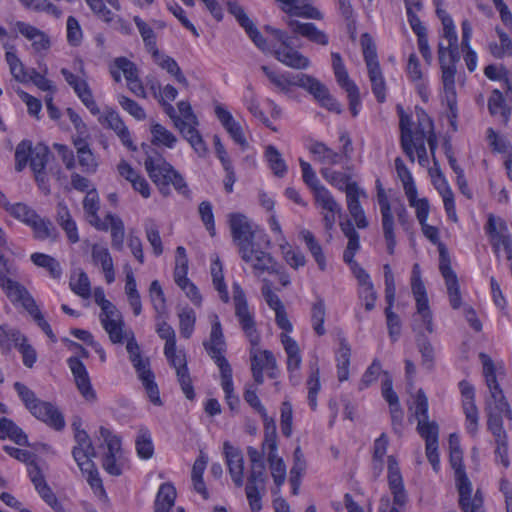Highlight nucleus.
<instances>
[{
	"instance_id": "1",
	"label": "nucleus",
	"mask_w": 512,
	"mask_h": 512,
	"mask_svg": "<svg viewBox=\"0 0 512 512\" xmlns=\"http://www.w3.org/2000/svg\"><path fill=\"white\" fill-rule=\"evenodd\" d=\"M479 358L483 366L485 382L490 393V397L485 403V411L488 417L487 428L494 437L496 459L499 458L501 464L507 468L509 466L508 436L503 428L502 415L509 421H512V410L497 382V374L502 373V366H496L491 357L485 353H480Z\"/></svg>"
},
{
	"instance_id": "2",
	"label": "nucleus",
	"mask_w": 512,
	"mask_h": 512,
	"mask_svg": "<svg viewBox=\"0 0 512 512\" xmlns=\"http://www.w3.org/2000/svg\"><path fill=\"white\" fill-rule=\"evenodd\" d=\"M280 4V9L285 14L282 20L294 36H301L318 45L325 46L328 44V36L312 22H300L294 17H302L306 19L321 20L322 13L312 4L310 0H276Z\"/></svg>"
},
{
	"instance_id": "3",
	"label": "nucleus",
	"mask_w": 512,
	"mask_h": 512,
	"mask_svg": "<svg viewBox=\"0 0 512 512\" xmlns=\"http://www.w3.org/2000/svg\"><path fill=\"white\" fill-rule=\"evenodd\" d=\"M203 345L207 353L219 367L221 374V386L225 393V399L230 409L234 410L239 403V398L234 395L232 368L227 359L223 356L226 343L224 340L221 323L216 314L212 315L211 317V333L209 340L205 341Z\"/></svg>"
},
{
	"instance_id": "4",
	"label": "nucleus",
	"mask_w": 512,
	"mask_h": 512,
	"mask_svg": "<svg viewBox=\"0 0 512 512\" xmlns=\"http://www.w3.org/2000/svg\"><path fill=\"white\" fill-rule=\"evenodd\" d=\"M0 287L13 304H20L27 311L52 342L57 341L50 324L45 320L36 301L22 284L15 280H8L0 274Z\"/></svg>"
},
{
	"instance_id": "5",
	"label": "nucleus",
	"mask_w": 512,
	"mask_h": 512,
	"mask_svg": "<svg viewBox=\"0 0 512 512\" xmlns=\"http://www.w3.org/2000/svg\"><path fill=\"white\" fill-rule=\"evenodd\" d=\"M144 165L149 177L156 184L162 195H170V185H173L183 195L189 194L187 183L182 175L162 157L153 158L148 156L145 159Z\"/></svg>"
},
{
	"instance_id": "6",
	"label": "nucleus",
	"mask_w": 512,
	"mask_h": 512,
	"mask_svg": "<svg viewBox=\"0 0 512 512\" xmlns=\"http://www.w3.org/2000/svg\"><path fill=\"white\" fill-rule=\"evenodd\" d=\"M438 59L441 68V80L443 84L444 90V99L449 108L450 118H457V94L455 88V76H456V66L455 63L458 61V55L454 58L448 56L444 52L443 43L438 44Z\"/></svg>"
},
{
	"instance_id": "7",
	"label": "nucleus",
	"mask_w": 512,
	"mask_h": 512,
	"mask_svg": "<svg viewBox=\"0 0 512 512\" xmlns=\"http://www.w3.org/2000/svg\"><path fill=\"white\" fill-rule=\"evenodd\" d=\"M228 224L234 243L238 246L239 253L243 249L254 246L255 232L253 223L242 213L228 214Z\"/></svg>"
},
{
	"instance_id": "8",
	"label": "nucleus",
	"mask_w": 512,
	"mask_h": 512,
	"mask_svg": "<svg viewBox=\"0 0 512 512\" xmlns=\"http://www.w3.org/2000/svg\"><path fill=\"white\" fill-rule=\"evenodd\" d=\"M235 315L244 334L253 346H257L260 342L257 333L256 323L253 314L250 312L244 292L237 286L234 291Z\"/></svg>"
},
{
	"instance_id": "9",
	"label": "nucleus",
	"mask_w": 512,
	"mask_h": 512,
	"mask_svg": "<svg viewBox=\"0 0 512 512\" xmlns=\"http://www.w3.org/2000/svg\"><path fill=\"white\" fill-rule=\"evenodd\" d=\"M439 270L445 279L450 305L453 309H458L461 306L460 286L457 275L451 267L449 253L444 244H440L439 247Z\"/></svg>"
},
{
	"instance_id": "10",
	"label": "nucleus",
	"mask_w": 512,
	"mask_h": 512,
	"mask_svg": "<svg viewBox=\"0 0 512 512\" xmlns=\"http://www.w3.org/2000/svg\"><path fill=\"white\" fill-rule=\"evenodd\" d=\"M298 36L290 33L287 40L282 41L277 48L273 50V56L283 65L296 70H304L310 66V60L293 46L294 40Z\"/></svg>"
},
{
	"instance_id": "11",
	"label": "nucleus",
	"mask_w": 512,
	"mask_h": 512,
	"mask_svg": "<svg viewBox=\"0 0 512 512\" xmlns=\"http://www.w3.org/2000/svg\"><path fill=\"white\" fill-rule=\"evenodd\" d=\"M411 288L412 293L414 295L416 301V315L414 318V322H418L417 317L420 318V322L424 325L427 332L432 333L433 329V321H432V313L429 307L428 298L426 294V288L421 280V277L412 276L411 278Z\"/></svg>"
},
{
	"instance_id": "12",
	"label": "nucleus",
	"mask_w": 512,
	"mask_h": 512,
	"mask_svg": "<svg viewBox=\"0 0 512 512\" xmlns=\"http://www.w3.org/2000/svg\"><path fill=\"white\" fill-rule=\"evenodd\" d=\"M315 204L322 209L323 223L327 231H331L336 222V216L341 214V205L325 187H318L313 192Z\"/></svg>"
},
{
	"instance_id": "13",
	"label": "nucleus",
	"mask_w": 512,
	"mask_h": 512,
	"mask_svg": "<svg viewBox=\"0 0 512 512\" xmlns=\"http://www.w3.org/2000/svg\"><path fill=\"white\" fill-rule=\"evenodd\" d=\"M387 480L389 489L393 496V503L396 506L403 507L408 501L407 491L404 487L402 474L395 456L390 455L387 458Z\"/></svg>"
},
{
	"instance_id": "14",
	"label": "nucleus",
	"mask_w": 512,
	"mask_h": 512,
	"mask_svg": "<svg viewBox=\"0 0 512 512\" xmlns=\"http://www.w3.org/2000/svg\"><path fill=\"white\" fill-rule=\"evenodd\" d=\"M68 366L73 374L75 384L82 397L94 403L97 400V394L92 387L88 371L83 362L77 357L68 359Z\"/></svg>"
},
{
	"instance_id": "15",
	"label": "nucleus",
	"mask_w": 512,
	"mask_h": 512,
	"mask_svg": "<svg viewBox=\"0 0 512 512\" xmlns=\"http://www.w3.org/2000/svg\"><path fill=\"white\" fill-rule=\"evenodd\" d=\"M417 128L416 137L412 142V149L417 153L418 161L421 165L427 161V151L425 147V140L429 132L432 131L433 121L423 109H417Z\"/></svg>"
},
{
	"instance_id": "16",
	"label": "nucleus",
	"mask_w": 512,
	"mask_h": 512,
	"mask_svg": "<svg viewBox=\"0 0 512 512\" xmlns=\"http://www.w3.org/2000/svg\"><path fill=\"white\" fill-rule=\"evenodd\" d=\"M378 203L382 216V229L384 238L387 243V252L392 255L396 246V239L394 234V217L391 211V205L382 188H379L377 193Z\"/></svg>"
},
{
	"instance_id": "17",
	"label": "nucleus",
	"mask_w": 512,
	"mask_h": 512,
	"mask_svg": "<svg viewBox=\"0 0 512 512\" xmlns=\"http://www.w3.org/2000/svg\"><path fill=\"white\" fill-rule=\"evenodd\" d=\"M459 388L463 396V411L466 416V428L468 433L475 435L478 430L479 414L475 404L474 387L467 381L462 380L459 383Z\"/></svg>"
},
{
	"instance_id": "18",
	"label": "nucleus",
	"mask_w": 512,
	"mask_h": 512,
	"mask_svg": "<svg viewBox=\"0 0 512 512\" xmlns=\"http://www.w3.org/2000/svg\"><path fill=\"white\" fill-rule=\"evenodd\" d=\"M114 66L122 71L128 89L137 97L146 98L147 93L139 78V70L134 62L126 57H117L114 59Z\"/></svg>"
},
{
	"instance_id": "19",
	"label": "nucleus",
	"mask_w": 512,
	"mask_h": 512,
	"mask_svg": "<svg viewBox=\"0 0 512 512\" xmlns=\"http://www.w3.org/2000/svg\"><path fill=\"white\" fill-rule=\"evenodd\" d=\"M486 231L491 237L496 251H498L500 246H503L506 254L512 255V239L508 234L507 225L502 219L489 215Z\"/></svg>"
},
{
	"instance_id": "20",
	"label": "nucleus",
	"mask_w": 512,
	"mask_h": 512,
	"mask_svg": "<svg viewBox=\"0 0 512 512\" xmlns=\"http://www.w3.org/2000/svg\"><path fill=\"white\" fill-rule=\"evenodd\" d=\"M31 414L56 431H62L65 428L63 413L51 402L42 400Z\"/></svg>"
},
{
	"instance_id": "21",
	"label": "nucleus",
	"mask_w": 512,
	"mask_h": 512,
	"mask_svg": "<svg viewBox=\"0 0 512 512\" xmlns=\"http://www.w3.org/2000/svg\"><path fill=\"white\" fill-rule=\"evenodd\" d=\"M240 255L243 261L252 265L256 275H260L264 272H277L276 262L273 257L267 252L256 249L255 245L247 250L243 249Z\"/></svg>"
},
{
	"instance_id": "22",
	"label": "nucleus",
	"mask_w": 512,
	"mask_h": 512,
	"mask_svg": "<svg viewBox=\"0 0 512 512\" xmlns=\"http://www.w3.org/2000/svg\"><path fill=\"white\" fill-rule=\"evenodd\" d=\"M99 122L113 130L125 147L131 151H136L137 147L134 145L130 132L119 113L113 109H109L99 118Z\"/></svg>"
},
{
	"instance_id": "23",
	"label": "nucleus",
	"mask_w": 512,
	"mask_h": 512,
	"mask_svg": "<svg viewBox=\"0 0 512 512\" xmlns=\"http://www.w3.org/2000/svg\"><path fill=\"white\" fill-rule=\"evenodd\" d=\"M76 445L72 455L79 468H90L92 459L96 456L95 448L87 432H78L74 438Z\"/></svg>"
},
{
	"instance_id": "24",
	"label": "nucleus",
	"mask_w": 512,
	"mask_h": 512,
	"mask_svg": "<svg viewBox=\"0 0 512 512\" xmlns=\"http://www.w3.org/2000/svg\"><path fill=\"white\" fill-rule=\"evenodd\" d=\"M299 87L312 94L314 98L321 103L322 106L328 108L329 110H334L336 108L337 103L335 99L329 94L326 86L313 76L301 74Z\"/></svg>"
},
{
	"instance_id": "25",
	"label": "nucleus",
	"mask_w": 512,
	"mask_h": 512,
	"mask_svg": "<svg viewBox=\"0 0 512 512\" xmlns=\"http://www.w3.org/2000/svg\"><path fill=\"white\" fill-rule=\"evenodd\" d=\"M223 452L232 481L237 487H241L244 476V457L242 452L228 441L223 444Z\"/></svg>"
},
{
	"instance_id": "26",
	"label": "nucleus",
	"mask_w": 512,
	"mask_h": 512,
	"mask_svg": "<svg viewBox=\"0 0 512 512\" xmlns=\"http://www.w3.org/2000/svg\"><path fill=\"white\" fill-rule=\"evenodd\" d=\"M361 194L365 195V193L359 189L356 182L347 184V187H346L347 208L349 210L350 215L354 219L357 227L359 229H365L368 227L369 223H368V220L366 219L364 210L359 201V196Z\"/></svg>"
},
{
	"instance_id": "27",
	"label": "nucleus",
	"mask_w": 512,
	"mask_h": 512,
	"mask_svg": "<svg viewBox=\"0 0 512 512\" xmlns=\"http://www.w3.org/2000/svg\"><path fill=\"white\" fill-rule=\"evenodd\" d=\"M261 70L277 91L288 97H291L293 87H299L301 74L277 73L265 65L261 67Z\"/></svg>"
},
{
	"instance_id": "28",
	"label": "nucleus",
	"mask_w": 512,
	"mask_h": 512,
	"mask_svg": "<svg viewBox=\"0 0 512 512\" xmlns=\"http://www.w3.org/2000/svg\"><path fill=\"white\" fill-rule=\"evenodd\" d=\"M397 110L399 113V128L401 132L400 143L403 151L411 162L415 161L413 156L412 142L416 137V130H412V120L410 115L406 114L402 106L398 105Z\"/></svg>"
},
{
	"instance_id": "29",
	"label": "nucleus",
	"mask_w": 512,
	"mask_h": 512,
	"mask_svg": "<svg viewBox=\"0 0 512 512\" xmlns=\"http://www.w3.org/2000/svg\"><path fill=\"white\" fill-rule=\"evenodd\" d=\"M437 16L440 18L443 26L442 36L447 40V46H444V52L451 58L458 54V38L455 31V26L450 15L443 9L437 8Z\"/></svg>"
},
{
	"instance_id": "30",
	"label": "nucleus",
	"mask_w": 512,
	"mask_h": 512,
	"mask_svg": "<svg viewBox=\"0 0 512 512\" xmlns=\"http://www.w3.org/2000/svg\"><path fill=\"white\" fill-rule=\"evenodd\" d=\"M198 124H191L181 118L175 119V127L179 129L183 137L190 143L195 152L203 157L207 153L206 144L196 129Z\"/></svg>"
},
{
	"instance_id": "31",
	"label": "nucleus",
	"mask_w": 512,
	"mask_h": 512,
	"mask_svg": "<svg viewBox=\"0 0 512 512\" xmlns=\"http://www.w3.org/2000/svg\"><path fill=\"white\" fill-rule=\"evenodd\" d=\"M103 328L108 333L113 343H121L123 341V321L117 309H113V313H105L100 315Z\"/></svg>"
},
{
	"instance_id": "32",
	"label": "nucleus",
	"mask_w": 512,
	"mask_h": 512,
	"mask_svg": "<svg viewBox=\"0 0 512 512\" xmlns=\"http://www.w3.org/2000/svg\"><path fill=\"white\" fill-rule=\"evenodd\" d=\"M92 261L95 265H101L105 280L111 284L115 280V272L112 257L107 248L97 244L92 246Z\"/></svg>"
},
{
	"instance_id": "33",
	"label": "nucleus",
	"mask_w": 512,
	"mask_h": 512,
	"mask_svg": "<svg viewBox=\"0 0 512 512\" xmlns=\"http://www.w3.org/2000/svg\"><path fill=\"white\" fill-rule=\"evenodd\" d=\"M488 110L491 116L499 115L504 124H507L511 115V108L507 105L504 94L498 90H492L488 98Z\"/></svg>"
},
{
	"instance_id": "34",
	"label": "nucleus",
	"mask_w": 512,
	"mask_h": 512,
	"mask_svg": "<svg viewBox=\"0 0 512 512\" xmlns=\"http://www.w3.org/2000/svg\"><path fill=\"white\" fill-rule=\"evenodd\" d=\"M280 340L287 354L288 370L290 372L298 370L300 368L302 359L297 342L285 333H281Z\"/></svg>"
},
{
	"instance_id": "35",
	"label": "nucleus",
	"mask_w": 512,
	"mask_h": 512,
	"mask_svg": "<svg viewBox=\"0 0 512 512\" xmlns=\"http://www.w3.org/2000/svg\"><path fill=\"white\" fill-rule=\"evenodd\" d=\"M422 326H424L422 322L420 324L415 322L413 330L419 334V337L417 338V346L421 353L422 366L431 371L434 367V348L428 339L422 335Z\"/></svg>"
},
{
	"instance_id": "36",
	"label": "nucleus",
	"mask_w": 512,
	"mask_h": 512,
	"mask_svg": "<svg viewBox=\"0 0 512 512\" xmlns=\"http://www.w3.org/2000/svg\"><path fill=\"white\" fill-rule=\"evenodd\" d=\"M309 151L314 155L315 160L324 165H336L340 162L341 156L325 143L315 141L309 146Z\"/></svg>"
},
{
	"instance_id": "37",
	"label": "nucleus",
	"mask_w": 512,
	"mask_h": 512,
	"mask_svg": "<svg viewBox=\"0 0 512 512\" xmlns=\"http://www.w3.org/2000/svg\"><path fill=\"white\" fill-rule=\"evenodd\" d=\"M332 66L334 70V74L337 80V83L340 85L342 89L348 92H355L358 90L356 84L349 78L347 70L343 64L342 58L339 53H332Z\"/></svg>"
},
{
	"instance_id": "38",
	"label": "nucleus",
	"mask_w": 512,
	"mask_h": 512,
	"mask_svg": "<svg viewBox=\"0 0 512 512\" xmlns=\"http://www.w3.org/2000/svg\"><path fill=\"white\" fill-rule=\"evenodd\" d=\"M9 438L18 445H28L26 434L12 420L0 417V439Z\"/></svg>"
},
{
	"instance_id": "39",
	"label": "nucleus",
	"mask_w": 512,
	"mask_h": 512,
	"mask_svg": "<svg viewBox=\"0 0 512 512\" xmlns=\"http://www.w3.org/2000/svg\"><path fill=\"white\" fill-rule=\"evenodd\" d=\"M299 237L303 240L306 245V248L310 251L312 256L314 257L316 263L318 264L320 270H325L326 268V260L324 253L322 251V247L318 240L315 238L314 234L307 230L302 229L299 232Z\"/></svg>"
},
{
	"instance_id": "40",
	"label": "nucleus",
	"mask_w": 512,
	"mask_h": 512,
	"mask_svg": "<svg viewBox=\"0 0 512 512\" xmlns=\"http://www.w3.org/2000/svg\"><path fill=\"white\" fill-rule=\"evenodd\" d=\"M175 499V487L171 483L162 484L156 496L155 512H169V510L174 506Z\"/></svg>"
},
{
	"instance_id": "41",
	"label": "nucleus",
	"mask_w": 512,
	"mask_h": 512,
	"mask_svg": "<svg viewBox=\"0 0 512 512\" xmlns=\"http://www.w3.org/2000/svg\"><path fill=\"white\" fill-rule=\"evenodd\" d=\"M12 344L21 353L23 364L27 368H32L37 360V353L32 345L29 344L27 337L19 331Z\"/></svg>"
},
{
	"instance_id": "42",
	"label": "nucleus",
	"mask_w": 512,
	"mask_h": 512,
	"mask_svg": "<svg viewBox=\"0 0 512 512\" xmlns=\"http://www.w3.org/2000/svg\"><path fill=\"white\" fill-rule=\"evenodd\" d=\"M326 318V306L324 299L317 297L316 301L311 307V324L314 332L318 336H323L326 333L324 322Z\"/></svg>"
},
{
	"instance_id": "43",
	"label": "nucleus",
	"mask_w": 512,
	"mask_h": 512,
	"mask_svg": "<svg viewBox=\"0 0 512 512\" xmlns=\"http://www.w3.org/2000/svg\"><path fill=\"white\" fill-rule=\"evenodd\" d=\"M133 20L139 30L147 50L152 54L153 58L159 57L156 36L153 29L139 16H135Z\"/></svg>"
},
{
	"instance_id": "44",
	"label": "nucleus",
	"mask_w": 512,
	"mask_h": 512,
	"mask_svg": "<svg viewBox=\"0 0 512 512\" xmlns=\"http://www.w3.org/2000/svg\"><path fill=\"white\" fill-rule=\"evenodd\" d=\"M496 32L498 34L500 43L490 42L488 45V50L495 58L502 59L505 56H512V40L499 27H496Z\"/></svg>"
},
{
	"instance_id": "45",
	"label": "nucleus",
	"mask_w": 512,
	"mask_h": 512,
	"mask_svg": "<svg viewBox=\"0 0 512 512\" xmlns=\"http://www.w3.org/2000/svg\"><path fill=\"white\" fill-rule=\"evenodd\" d=\"M34 231L35 238L45 240L47 238L56 239V229L49 219H43L38 214L32 219L29 224Z\"/></svg>"
},
{
	"instance_id": "46",
	"label": "nucleus",
	"mask_w": 512,
	"mask_h": 512,
	"mask_svg": "<svg viewBox=\"0 0 512 512\" xmlns=\"http://www.w3.org/2000/svg\"><path fill=\"white\" fill-rule=\"evenodd\" d=\"M149 297L152 306L157 314L156 318H163L167 314L166 299L158 280H154L151 282L149 287Z\"/></svg>"
},
{
	"instance_id": "47",
	"label": "nucleus",
	"mask_w": 512,
	"mask_h": 512,
	"mask_svg": "<svg viewBox=\"0 0 512 512\" xmlns=\"http://www.w3.org/2000/svg\"><path fill=\"white\" fill-rule=\"evenodd\" d=\"M154 60L162 69L166 70L170 75H172L177 82L182 84L184 87H188L189 83L187 78L182 73L178 63L172 57L161 55L159 53V57L154 58Z\"/></svg>"
},
{
	"instance_id": "48",
	"label": "nucleus",
	"mask_w": 512,
	"mask_h": 512,
	"mask_svg": "<svg viewBox=\"0 0 512 512\" xmlns=\"http://www.w3.org/2000/svg\"><path fill=\"white\" fill-rule=\"evenodd\" d=\"M367 69L372 92L377 101L379 103H383L386 99V84L380 66H374Z\"/></svg>"
},
{
	"instance_id": "49",
	"label": "nucleus",
	"mask_w": 512,
	"mask_h": 512,
	"mask_svg": "<svg viewBox=\"0 0 512 512\" xmlns=\"http://www.w3.org/2000/svg\"><path fill=\"white\" fill-rule=\"evenodd\" d=\"M6 61L9 65L10 73L13 78L20 83H28L31 70H26L21 60L12 51H7L5 54Z\"/></svg>"
},
{
	"instance_id": "50",
	"label": "nucleus",
	"mask_w": 512,
	"mask_h": 512,
	"mask_svg": "<svg viewBox=\"0 0 512 512\" xmlns=\"http://www.w3.org/2000/svg\"><path fill=\"white\" fill-rule=\"evenodd\" d=\"M74 92L77 94V96L80 98L82 103L89 109V111L93 115H97L100 113V109L94 100L92 91L86 82V80L82 79L77 84H75L74 87H72Z\"/></svg>"
},
{
	"instance_id": "51",
	"label": "nucleus",
	"mask_w": 512,
	"mask_h": 512,
	"mask_svg": "<svg viewBox=\"0 0 512 512\" xmlns=\"http://www.w3.org/2000/svg\"><path fill=\"white\" fill-rule=\"evenodd\" d=\"M265 157L275 176L283 177L286 174L287 165L281 153L275 146H267L265 150Z\"/></svg>"
},
{
	"instance_id": "52",
	"label": "nucleus",
	"mask_w": 512,
	"mask_h": 512,
	"mask_svg": "<svg viewBox=\"0 0 512 512\" xmlns=\"http://www.w3.org/2000/svg\"><path fill=\"white\" fill-rule=\"evenodd\" d=\"M277 450H268V462L271 475L277 486H281L286 479V465L281 457H278Z\"/></svg>"
},
{
	"instance_id": "53",
	"label": "nucleus",
	"mask_w": 512,
	"mask_h": 512,
	"mask_svg": "<svg viewBox=\"0 0 512 512\" xmlns=\"http://www.w3.org/2000/svg\"><path fill=\"white\" fill-rule=\"evenodd\" d=\"M110 225L111 229V243L112 247L118 251H121L123 249V243H124V223L123 221L112 214H107L105 218Z\"/></svg>"
},
{
	"instance_id": "54",
	"label": "nucleus",
	"mask_w": 512,
	"mask_h": 512,
	"mask_svg": "<svg viewBox=\"0 0 512 512\" xmlns=\"http://www.w3.org/2000/svg\"><path fill=\"white\" fill-rule=\"evenodd\" d=\"M137 454L142 459H150L154 453L151 434L148 429L140 428L135 440Z\"/></svg>"
},
{
	"instance_id": "55",
	"label": "nucleus",
	"mask_w": 512,
	"mask_h": 512,
	"mask_svg": "<svg viewBox=\"0 0 512 512\" xmlns=\"http://www.w3.org/2000/svg\"><path fill=\"white\" fill-rule=\"evenodd\" d=\"M350 356V346L341 341L337 355V377L340 382L346 381L349 377Z\"/></svg>"
},
{
	"instance_id": "56",
	"label": "nucleus",
	"mask_w": 512,
	"mask_h": 512,
	"mask_svg": "<svg viewBox=\"0 0 512 512\" xmlns=\"http://www.w3.org/2000/svg\"><path fill=\"white\" fill-rule=\"evenodd\" d=\"M263 423H264V441L262 444L263 451L267 450H277V433H276V424L273 418L269 417L266 410L260 413Z\"/></svg>"
},
{
	"instance_id": "57",
	"label": "nucleus",
	"mask_w": 512,
	"mask_h": 512,
	"mask_svg": "<svg viewBox=\"0 0 512 512\" xmlns=\"http://www.w3.org/2000/svg\"><path fill=\"white\" fill-rule=\"evenodd\" d=\"M99 436L103 440L107 449L104 456L123 457L121 440L119 437L112 434V432L105 427H100Z\"/></svg>"
},
{
	"instance_id": "58",
	"label": "nucleus",
	"mask_w": 512,
	"mask_h": 512,
	"mask_svg": "<svg viewBox=\"0 0 512 512\" xmlns=\"http://www.w3.org/2000/svg\"><path fill=\"white\" fill-rule=\"evenodd\" d=\"M138 376L143 386L145 387L146 393L150 401L153 404L160 406L162 404V401L160 399L158 386L154 381L153 372L150 369H148L139 373Z\"/></svg>"
},
{
	"instance_id": "59",
	"label": "nucleus",
	"mask_w": 512,
	"mask_h": 512,
	"mask_svg": "<svg viewBox=\"0 0 512 512\" xmlns=\"http://www.w3.org/2000/svg\"><path fill=\"white\" fill-rule=\"evenodd\" d=\"M31 261L39 267L46 268L53 278L60 277L62 273L59 262L47 254L34 253L31 255Z\"/></svg>"
},
{
	"instance_id": "60",
	"label": "nucleus",
	"mask_w": 512,
	"mask_h": 512,
	"mask_svg": "<svg viewBox=\"0 0 512 512\" xmlns=\"http://www.w3.org/2000/svg\"><path fill=\"white\" fill-rule=\"evenodd\" d=\"M18 397L23 402L25 408L31 413L37 405L42 401L39 399L34 391H32L28 386L21 382H15L13 385Z\"/></svg>"
},
{
	"instance_id": "61",
	"label": "nucleus",
	"mask_w": 512,
	"mask_h": 512,
	"mask_svg": "<svg viewBox=\"0 0 512 512\" xmlns=\"http://www.w3.org/2000/svg\"><path fill=\"white\" fill-rule=\"evenodd\" d=\"M211 275L213 279V284L216 290L219 292L221 299L224 302H227L229 300V295L227 291V286L224 283L222 264L219 258L213 260L211 264Z\"/></svg>"
},
{
	"instance_id": "62",
	"label": "nucleus",
	"mask_w": 512,
	"mask_h": 512,
	"mask_svg": "<svg viewBox=\"0 0 512 512\" xmlns=\"http://www.w3.org/2000/svg\"><path fill=\"white\" fill-rule=\"evenodd\" d=\"M151 133L153 136L152 143L156 145H164L168 148H173L177 142V138L164 126L156 123L151 127Z\"/></svg>"
},
{
	"instance_id": "63",
	"label": "nucleus",
	"mask_w": 512,
	"mask_h": 512,
	"mask_svg": "<svg viewBox=\"0 0 512 512\" xmlns=\"http://www.w3.org/2000/svg\"><path fill=\"white\" fill-rule=\"evenodd\" d=\"M49 149L44 145H37L31 152L30 156V167L35 172L45 171L46 164L49 158Z\"/></svg>"
},
{
	"instance_id": "64",
	"label": "nucleus",
	"mask_w": 512,
	"mask_h": 512,
	"mask_svg": "<svg viewBox=\"0 0 512 512\" xmlns=\"http://www.w3.org/2000/svg\"><path fill=\"white\" fill-rule=\"evenodd\" d=\"M196 321V314L192 308H183L179 313L180 334L184 338H189L193 331Z\"/></svg>"
}]
</instances>
